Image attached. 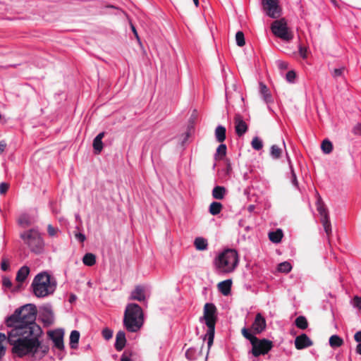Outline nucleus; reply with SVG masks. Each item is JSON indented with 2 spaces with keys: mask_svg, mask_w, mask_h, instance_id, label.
<instances>
[{
  "mask_svg": "<svg viewBox=\"0 0 361 361\" xmlns=\"http://www.w3.org/2000/svg\"><path fill=\"white\" fill-rule=\"evenodd\" d=\"M42 334L41 327L35 326L30 331H23L16 334L9 331L8 341L13 346L12 353L19 357L28 356L35 360H41L49 350V346L39 340Z\"/></svg>",
  "mask_w": 361,
  "mask_h": 361,
  "instance_id": "f257e3e1",
  "label": "nucleus"
},
{
  "mask_svg": "<svg viewBox=\"0 0 361 361\" xmlns=\"http://www.w3.org/2000/svg\"><path fill=\"white\" fill-rule=\"evenodd\" d=\"M37 309L35 305L27 304L17 309L15 312L6 319V325L13 327L10 331L12 334L23 331H30L34 329V326L40 327L36 324Z\"/></svg>",
  "mask_w": 361,
  "mask_h": 361,
  "instance_id": "f03ea898",
  "label": "nucleus"
},
{
  "mask_svg": "<svg viewBox=\"0 0 361 361\" xmlns=\"http://www.w3.org/2000/svg\"><path fill=\"white\" fill-rule=\"evenodd\" d=\"M144 323L142 308L135 303L128 304L126 308L123 317V325L130 332L138 331Z\"/></svg>",
  "mask_w": 361,
  "mask_h": 361,
  "instance_id": "7ed1b4c3",
  "label": "nucleus"
},
{
  "mask_svg": "<svg viewBox=\"0 0 361 361\" xmlns=\"http://www.w3.org/2000/svg\"><path fill=\"white\" fill-rule=\"evenodd\" d=\"M32 287L37 298H44L52 294L56 288V281L47 272L38 274L34 278Z\"/></svg>",
  "mask_w": 361,
  "mask_h": 361,
  "instance_id": "20e7f679",
  "label": "nucleus"
},
{
  "mask_svg": "<svg viewBox=\"0 0 361 361\" xmlns=\"http://www.w3.org/2000/svg\"><path fill=\"white\" fill-rule=\"evenodd\" d=\"M241 333L245 338L250 341L252 347L251 353L256 357L261 355L267 354L273 348L272 341L266 338L259 339L246 328H243Z\"/></svg>",
  "mask_w": 361,
  "mask_h": 361,
  "instance_id": "39448f33",
  "label": "nucleus"
},
{
  "mask_svg": "<svg viewBox=\"0 0 361 361\" xmlns=\"http://www.w3.org/2000/svg\"><path fill=\"white\" fill-rule=\"evenodd\" d=\"M238 264V255L235 250L228 249L218 257L216 267L220 272H232Z\"/></svg>",
  "mask_w": 361,
  "mask_h": 361,
  "instance_id": "423d86ee",
  "label": "nucleus"
},
{
  "mask_svg": "<svg viewBox=\"0 0 361 361\" xmlns=\"http://www.w3.org/2000/svg\"><path fill=\"white\" fill-rule=\"evenodd\" d=\"M20 237L32 252L40 254L43 252L44 243L40 233L37 230L30 229L24 231L20 233Z\"/></svg>",
  "mask_w": 361,
  "mask_h": 361,
  "instance_id": "0eeeda50",
  "label": "nucleus"
},
{
  "mask_svg": "<svg viewBox=\"0 0 361 361\" xmlns=\"http://www.w3.org/2000/svg\"><path fill=\"white\" fill-rule=\"evenodd\" d=\"M273 34L286 42H290L293 38V33L289 29L287 21L284 18L274 20L271 25Z\"/></svg>",
  "mask_w": 361,
  "mask_h": 361,
  "instance_id": "6e6552de",
  "label": "nucleus"
},
{
  "mask_svg": "<svg viewBox=\"0 0 361 361\" xmlns=\"http://www.w3.org/2000/svg\"><path fill=\"white\" fill-rule=\"evenodd\" d=\"M317 201L316 202L317 209L321 216V222L328 236L331 233V224L329 220V212L321 196L317 192Z\"/></svg>",
  "mask_w": 361,
  "mask_h": 361,
  "instance_id": "1a4fd4ad",
  "label": "nucleus"
},
{
  "mask_svg": "<svg viewBox=\"0 0 361 361\" xmlns=\"http://www.w3.org/2000/svg\"><path fill=\"white\" fill-rule=\"evenodd\" d=\"M262 6L268 16L272 18H278L281 14V8L278 0H262Z\"/></svg>",
  "mask_w": 361,
  "mask_h": 361,
  "instance_id": "9d476101",
  "label": "nucleus"
},
{
  "mask_svg": "<svg viewBox=\"0 0 361 361\" xmlns=\"http://www.w3.org/2000/svg\"><path fill=\"white\" fill-rule=\"evenodd\" d=\"M216 308L212 303H206L204 306V319L208 329L215 328L216 321Z\"/></svg>",
  "mask_w": 361,
  "mask_h": 361,
  "instance_id": "9b49d317",
  "label": "nucleus"
},
{
  "mask_svg": "<svg viewBox=\"0 0 361 361\" xmlns=\"http://www.w3.org/2000/svg\"><path fill=\"white\" fill-rule=\"evenodd\" d=\"M266 326L267 324L264 317L260 313H257L251 326L253 334H261L266 329Z\"/></svg>",
  "mask_w": 361,
  "mask_h": 361,
  "instance_id": "f8f14e48",
  "label": "nucleus"
},
{
  "mask_svg": "<svg viewBox=\"0 0 361 361\" xmlns=\"http://www.w3.org/2000/svg\"><path fill=\"white\" fill-rule=\"evenodd\" d=\"M235 130L236 134L240 137L243 135L248 129L247 123L243 121L240 114H236L234 116Z\"/></svg>",
  "mask_w": 361,
  "mask_h": 361,
  "instance_id": "ddd939ff",
  "label": "nucleus"
},
{
  "mask_svg": "<svg viewBox=\"0 0 361 361\" xmlns=\"http://www.w3.org/2000/svg\"><path fill=\"white\" fill-rule=\"evenodd\" d=\"M49 336L53 341L54 346L59 350H63V331L62 330H55L49 332Z\"/></svg>",
  "mask_w": 361,
  "mask_h": 361,
  "instance_id": "4468645a",
  "label": "nucleus"
},
{
  "mask_svg": "<svg viewBox=\"0 0 361 361\" xmlns=\"http://www.w3.org/2000/svg\"><path fill=\"white\" fill-rule=\"evenodd\" d=\"M313 345L312 340L305 334H302L295 339V346L297 350H302Z\"/></svg>",
  "mask_w": 361,
  "mask_h": 361,
  "instance_id": "2eb2a0df",
  "label": "nucleus"
},
{
  "mask_svg": "<svg viewBox=\"0 0 361 361\" xmlns=\"http://www.w3.org/2000/svg\"><path fill=\"white\" fill-rule=\"evenodd\" d=\"M41 316L44 324L48 325L53 324L54 316L50 306L47 305L42 307Z\"/></svg>",
  "mask_w": 361,
  "mask_h": 361,
  "instance_id": "dca6fc26",
  "label": "nucleus"
},
{
  "mask_svg": "<svg viewBox=\"0 0 361 361\" xmlns=\"http://www.w3.org/2000/svg\"><path fill=\"white\" fill-rule=\"evenodd\" d=\"M145 298V288L142 286H136L135 289L131 292L130 300L142 302L144 301Z\"/></svg>",
  "mask_w": 361,
  "mask_h": 361,
  "instance_id": "f3484780",
  "label": "nucleus"
},
{
  "mask_svg": "<svg viewBox=\"0 0 361 361\" xmlns=\"http://www.w3.org/2000/svg\"><path fill=\"white\" fill-rule=\"evenodd\" d=\"M126 343V334L123 331H119L116 336L115 348L118 351H121Z\"/></svg>",
  "mask_w": 361,
  "mask_h": 361,
  "instance_id": "a211bd4d",
  "label": "nucleus"
},
{
  "mask_svg": "<svg viewBox=\"0 0 361 361\" xmlns=\"http://www.w3.org/2000/svg\"><path fill=\"white\" fill-rule=\"evenodd\" d=\"M104 132L99 133L93 140L92 145L94 153L97 154H99L103 149L102 138L104 137Z\"/></svg>",
  "mask_w": 361,
  "mask_h": 361,
  "instance_id": "6ab92c4d",
  "label": "nucleus"
},
{
  "mask_svg": "<svg viewBox=\"0 0 361 361\" xmlns=\"http://www.w3.org/2000/svg\"><path fill=\"white\" fill-rule=\"evenodd\" d=\"M231 285L232 281L227 279L219 283L218 288L224 295H228L231 292Z\"/></svg>",
  "mask_w": 361,
  "mask_h": 361,
  "instance_id": "aec40b11",
  "label": "nucleus"
},
{
  "mask_svg": "<svg viewBox=\"0 0 361 361\" xmlns=\"http://www.w3.org/2000/svg\"><path fill=\"white\" fill-rule=\"evenodd\" d=\"M30 274V268L27 266H23L17 272L16 280L21 283L25 281Z\"/></svg>",
  "mask_w": 361,
  "mask_h": 361,
  "instance_id": "412c9836",
  "label": "nucleus"
},
{
  "mask_svg": "<svg viewBox=\"0 0 361 361\" xmlns=\"http://www.w3.org/2000/svg\"><path fill=\"white\" fill-rule=\"evenodd\" d=\"M259 92L266 103H269L272 101V97L269 90L263 82L259 83Z\"/></svg>",
  "mask_w": 361,
  "mask_h": 361,
  "instance_id": "4be33fe9",
  "label": "nucleus"
},
{
  "mask_svg": "<svg viewBox=\"0 0 361 361\" xmlns=\"http://www.w3.org/2000/svg\"><path fill=\"white\" fill-rule=\"evenodd\" d=\"M80 339V332L76 330L71 331L70 335V346L72 349H76Z\"/></svg>",
  "mask_w": 361,
  "mask_h": 361,
  "instance_id": "5701e85b",
  "label": "nucleus"
},
{
  "mask_svg": "<svg viewBox=\"0 0 361 361\" xmlns=\"http://www.w3.org/2000/svg\"><path fill=\"white\" fill-rule=\"evenodd\" d=\"M226 194V188L223 186H216L212 190V196L216 200H223Z\"/></svg>",
  "mask_w": 361,
  "mask_h": 361,
  "instance_id": "b1692460",
  "label": "nucleus"
},
{
  "mask_svg": "<svg viewBox=\"0 0 361 361\" xmlns=\"http://www.w3.org/2000/svg\"><path fill=\"white\" fill-rule=\"evenodd\" d=\"M283 235V234L282 231L281 229H277L276 231H272L269 233V238L271 242L278 243L281 241Z\"/></svg>",
  "mask_w": 361,
  "mask_h": 361,
  "instance_id": "393cba45",
  "label": "nucleus"
},
{
  "mask_svg": "<svg viewBox=\"0 0 361 361\" xmlns=\"http://www.w3.org/2000/svg\"><path fill=\"white\" fill-rule=\"evenodd\" d=\"M343 340L338 335H332L329 338V345L331 348H336L343 345Z\"/></svg>",
  "mask_w": 361,
  "mask_h": 361,
  "instance_id": "a878e982",
  "label": "nucleus"
},
{
  "mask_svg": "<svg viewBox=\"0 0 361 361\" xmlns=\"http://www.w3.org/2000/svg\"><path fill=\"white\" fill-rule=\"evenodd\" d=\"M226 128L219 126L215 130V136L219 142H223L226 140Z\"/></svg>",
  "mask_w": 361,
  "mask_h": 361,
  "instance_id": "bb28decb",
  "label": "nucleus"
},
{
  "mask_svg": "<svg viewBox=\"0 0 361 361\" xmlns=\"http://www.w3.org/2000/svg\"><path fill=\"white\" fill-rule=\"evenodd\" d=\"M194 245L197 250H204L207 247V240L202 237H198L195 239Z\"/></svg>",
  "mask_w": 361,
  "mask_h": 361,
  "instance_id": "cd10ccee",
  "label": "nucleus"
},
{
  "mask_svg": "<svg viewBox=\"0 0 361 361\" xmlns=\"http://www.w3.org/2000/svg\"><path fill=\"white\" fill-rule=\"evenodd\" d=\"M295 326L302 330H305L308 327V322L305 317L299 316L295 320Z\"/></svg>",
  "mask_w": 361,
  "mask_h": 361,
  "instance_id": "c85d7f7f",
  "label": "nucleus"
},
{
  "mask_svg": "<svg viewBox=\"0 0 361 361\" xmlns=\"http://www.w3.org/2000/svg\"><path fill=\"white\" fill-rule=\"evenodd\" d=\"M84 264L88 267H92L96 263V256L92 253H87L82 258Z\"/></svg>",
  "mask_w": 361,
  "mask_h": 361,
  "instance_id": "c756f323",
  "label": "nucleus"
},
{
  "mask_svg": "<svg viewBox=\"0 0 361 361\" xmlns=\"http://www.w3.org/2000/svg\"><path fill=\"white\" fill-rule=\"evenodd\" d=\"M223 208L222 204L219 202H213L209 206V213L212 215L219 214Z\"/></svg>",
  "mask_w": 361,
  "mask_h": 361,
  "instance_id": "7c9ffc66",
  "label": "nucleus"
},
{
  "mask_svg": "<svg viewBox=\"0 0 361 361\" xmlns=\"http://www.w3.org/2000/svg\"><path fill=\"white\" fill-rule=\"evenodd\" d=\"M226 145L224 144H221L217 147L216 154H215V159H221L226 154Z\"/></svg>",
  "mask_w": 361,
  "mask_h": 361,
  "instance_id": "2f4dec72",
  "label": "nucleus"
},
{
  "mask_svg": "<svg viewBox=\"0 0 361 361\" xmlns=\"http://www.w3.org/2000/svg\"><path fill=\"white\" fill-rule=\"evenodd\" d=\"M282 154V149L276 145H274L271 147L270 154L273 159H278L281 157Z\"/></svg>",
  "mask_w": 361,
  "mask_h": 361,
  "instance_id": "473e14b6",
  "label": "nucleus"
},
{
  "mask_svg": "<svg viewBox=\"0 0 361 361\" xmlns=\"http://www.w3.org/2000/svg\"><path fill=\"white\" fill-rule=\"evenodd\" d=\"M214 331H215V328H209V329H208L207 333L205 335V337H207V340H208V341H207V345H208L207 354L209 353V350L210 348L212 347L213 342H214Z\"/></svg>",
  "mask_w": 361,
  "mask_h": 361,
  "instance_id": "72a5a7b5",
  "label": "nucleus"
},
{
  "mask_svg": "<svg viewBox=\"0 0 361 361\" xmlns=\"http://www.w3.org/2000/svg\"><path fill=\"white\" fill-rule=\"evenodd\" d=\"M321 148H322V150L323 151L324 153L329 154V153H331L332 152L333 145H332V143L329 140H324L322 142Z\"/></svg>",
  "mask_w": 361,
  "mask_h": 361,
  "instance_id": "f704fd0d",
  "label": "nucleus"
},
{
  "mask_svg": "<svg viewBox=\"0 0 361 361\" xmlns=\"http://www.w3.org/2000/svg\"><path fill=\"white\" fill-rule=\"evenodd\" d=\"M292 269L291 264L288 262H283L279 264L278 271L283 273H288Z\"/></svg>",
  "mask_w": 361,
  "mask_h": 361,
  "instance_id": "c9c22d12",
  "label": "nucleus"
},
{
  "mask_svg": "<svg viewBox=\"0 0 361 361\" xmlns=\"http://www.w3.org/2000/svg\"><path fill=\"white\" fill-rule=\"evenodd\" d=\"M236 44L239 47H243L245 44L244 33L242 31H238L235 34Z\"/></svg>",
  "mask_w": 361,
  "mask_h": 361,
  "instance_id": "e433bc0d",
  "label": "nucleus"
},
{
  "mask_svg": "<svg viewBox=\"0 0 361 361\" xmlns=\"http://www.w3.org/2000/svg\"><path fill=\"white\" fill-rule=\"evenodd\" d=\"M251 145L252 148L256 150H260L263 147L262 141L258 137H255L252 139Z\"/></svg>",
  "mask_w": 361,
  "mask_h": 361,
  "instance_id": "4c0bfd02",
  "label": "nucleus"
},
{
  "mask_svg": "<svg viewBox=\"0 0 361 361\" xmlns=\"http://www.w3.org/2000/svg\"><path fill=\"white\" fill-rule=\"evenodd\" d=\"M6 335L4 334L0 333V359L5 354V348L3 345V342L6 340Z\"/></svg>",
  "mask_w": 361,
  "mask_h": 361,
  "instance_id": "58836bf2",
  "label": "nucleus"
},
{
  "mask_svg": "<svg viewBox=\"0 0 361 361\" xmlns=\"http://www.w3.org/2000/svg\"><path fill=\"white\" fill-rule=\"evenodd\" d=\"M102 334L104 339L109 340L112 338L113 331L108 328H105L102 330Z\"/></svg>",
  "mask_w": 361,
  "mask_h": 361,
  "instance_id": "ea45409f",
  "label": "nucleus"
},
{
  "mask_svg": "<svg viewBox=\"0 0 361 361\" xmlns=\"http://www.w3.org/2000/svg\"><path fill=\"white\" fill-rule=\"evenodd\" d=\"M345 71V68L342 67L341 68H335L332 72V76L334 78H337L338 77L342 76L343 72Z\"/></svg>",
  "mask_w": 361,
  "mask_h": 361,
  "instance_id": "a19ab883",
  "label": "nucleus"
},
{
  "mask_svg": "<svg viewBox=\"0 0 361 361\" xmlns=\"http://www.w3.org/2000/svg\"><path fill=\"white\" fill-rule=\"evenodd\" d=\"M296 77V73L294 71H289L286 75L287 81L293 82Z\"/></svg>",
  "mask_w": 361,
  "mask_h": 361,
  "instance_id": "79ce46f5",
  "label": "nucleus"
},
{
  "mask_svg": "<svg viewBox=\"0 0 361 361\" xmlns=\"http://www.w3.org/2000/svg\"><path fill=\"white\" fill-rule=\"evenodd\" d=\"M47 232L51 237L55 236L58 232V228H54L51 224H49L47 226Z\"/></svg>",
  "mask_w": 361,
  "mask_h": 361,
  "instance_id": "37998d69",
  "label": "nucleus"
},
{
  "mask_svg": "<svg viewBox=\"0 0 361 361\" xmlns=\"http://www.w3.org/2000/svg\"><path fill=\"white\" fill-rule=\"evenodd\" d=\"M9 188V184L6 183H0V194L4 195L6 193Z\"/></svg>",
  "mask_w": 361,
  "mask_h": 361,
  "instance_id": "c03bdc74",
  "label": "nucleus"
},
{
  "mask_svg": "<svg viewBox=\"0 0 361 361\" xmlns=\"http://www.w3.org/2000/svg\"><path fill=\"white\" fill-rule=\"evenodd\" d=\"M276 65L280 70H286L288 68V63L283 61H276Z\"/></svg>",
  "mask_w": 361,
  "mask_h": 361,
  "instance_id": "a18cd8bd",
  "label": "nucleus"
},
{
  "mask_svg": "<svg viewBox=\"0 0 361 361\" xmlns=\"http://www.w3.org/2000/svg\"><path fill=\"white\" fill-rule=\"evenodd\" d=\"M354 306L361 310V298L359 296H355L353 298Z\"/></svg>",
  "mask_w": 361,
  "mask_h": 361,
  "instance_id": "49530a36",
  "label": "nucleus"
},
{
  "mask_svg": "<svg viewBox=\"0 0 361 361\" xmlns=\"http://www.w3.org/2000/svg\"><path fill=\"white\" fill-rule=\"evenodd\" d=\"M1 268L3 271H7L9 268V263L6 259H3L1 263Z\"/></svg>",
  "mask_w": 361,
  "mask_h": 361,
  "instance_id": "de8ad7c7",
  "label": "nucleus"
},
{
  "mask_svg": "<svg viewBox=\"0 0 361 361\" xmlns=\"http://www.w3.org/2000/svg\"><path fill=\"white\" fill-rule=\"evenodd\" d=\"M131 353L124 352L121 357V361H130Z\"/></svg>",
  "mask_w": 361,
  "mask_h": 361,
  "instance_id": "09e8293b",
  "label": "nucleus"
},
{
  "mask_svg": "<svg viewBox=\"0 0 361 361\" xmlns=\"http://www.w3.org/2000/svg\"><path fill=\"white\" fill-rule=\"evenodd\" d=\"M2 282H3V286L6 288H11L12 286L11 281L8 278H6V277L4 278Z\"/></svg>",
  "mask_w": 361,
  "mask_h": 361,
  "instance_id": "8fccbe9b",
  "label": "nucleus"
},
{
  "mask_svg": "<svg viewBox=\"0 0 361 361\" xmlns=\"http://www.w3.org/2000/svg\"><path fill=\"white\" fill-rule=\"evenodd\" d=\"M75 237L81 243H83L86 239L85 235L81 233H75Z\"/></svg>",
  "mask_w": 361,
  "mask_h": 361,
  "instance_id": "3c124183",
  "label": "nucleus"
},
{
  "mask_svg": "<svg viewBox=\"0 0 361 361\" xmlns=\"http://www.w3.org/2000/svg\"><path fill=\"white\" fill-rule=\"evenodd\" d=\"M353 133L355 135H361V123L357 124L353 128Z\"/></svg>",
  "mask_w": 361,
  "mask_h": 361,
  "instance_id": "603ef678",
  "label": "nucleus"
},
{
  "mask_svg": "<svg viewBox=\"0 0 361 361\" xmlns=\"http://www.w3.org/2000/svg\"><path fill=\"white\" fill-rule=\"evenodd\" d=\"M6 146L7 144L5 140L0 141V154L4 152Z\"/></svg>",
  "mask_w": 361,
  "mask_h": 361,
  "instance_id": "864d4df0",
  "label": "nucleus"
},
{
  "mask_svg": "<svg viewBox=\"0 0 361 361\" xmlns=\"http://www.w3.org/2000/svg\"><path fill=\"white\" fill-rule=\"evenodd\" d=\"M354 339L356 342L361 343V331L355 333L354 335Z\"/></svg>",
  "mask_w": 361,
  "mask_h": 361,
  "instance_id": "5fc2aeb1",
  "label": "nucleus"
},
{
  "mask_svg": "<svg viewBox=\"0 0 361 361\" xmlns=\"http://www.w3.org/2000/svg\"><path fill=\"white\" fill-rule=\"evenodd\" d=\"M131 29H132V31L135 35V37H136V39H137L138 42L140 43V39L139 37V35L137 34V32L135 27V26L133 25H131Z\"/></svg>",
  "mask_w": 361,
  "mask_h": 361,
  "instance_id": "6e6d98bb",
  "label": "nucleus"
},
{
  "mask_svg": "<svg viewBox=\"0 0 361 361\" xmlns=\"http://www.w3.org/2000/svg\"><path fill=\"white\" fill-rule=\"evenodd\" d=\"M300 56L302 57V58H306V51H307V49L305 47H300Z\"/></svg>",
  "mask_w": 361,
  "mask_h": 361,
  "instance_id": "4d7b16f0",
  "label": "nucleus"
},
{
  "mask_svg": "<svg viewBox=\"0 0 361 361\" xmlns=\"http://www.w3.org/2000/svg\"><path fill=\"white\" fill-rule=\"evenodd\" d=\"M291 173H292V183L295 185H298L297 178L296 175L293 169H291Z\"/></svg>",
  "mask_w": 361,
  "mask_h": 361,
  "instance_id": "13d9d810",
  "label": "nucleus"
},
{
  "mask_svg": "<svg viewBox=\"0 0 361 361\" xmlns=\"http://www.w3.org/2000/svg\"><path fill=\"white\" fill-rule=\"evenodd\" d=\"M191 352H192V350L191 349H189L186 351L185 353V356L187 357L188 359H190L191 360L192 358L190 357V355H191Z\"/></svg>",
  "mask_w": 361,
  "mask_h": 361,
  "instance_id": "bf43d9fd",
  "label": "nucleus"
},
{
  "mask_svg": "<svg viewBox=\"0 0 361 361\" xmlns=\"http://www.w3.org/2000/svg\"><path fill=\"white\" fill-rule=\"evenodd\" d=\"M356 352L357 353L361 355V343H359L356 347Z\"/></svg>",
  "mask_w": 361,
  "mask_h": 361,
  "instance_id": "052dcab7",
  "label": "nucleus"
},
{
  "mask_svg": "<svg viewBox=\"0 0 361 361\" xmlns=\"http://www.w3.org/2000/svg\"><path fill=\"white\" fill-rule=\"evenodd\" d=\"M232 169L230 164H228L226 167V173L228 174L231 171Z\"/></svg>",
  "mask_w": 361,
  "mask_h": 361,
  "instance_id": "680f3d73",
  "label": "nucleus"
},
{
  "mask_svg": "<svg viewBox=\"0 0 361 361\" xmlns=\"http://www.w3.org/2000/svg\"><path fill=\"white\" fill-rule=\"evenodd\" d=\"M76 299V296L74 295H71L69 299L70 302H73Z\"/></svg>",
  "mask_w": 361,
  "mask_h": 361,
  "instance_id": "e2e57ef3",
  "label": "nucleus"
},
{
  "mask_svg": "<svg viewBox=\"0 0 361 361\" xmlns=\"http://www.w3.org/2000/svg\"><path fill=\"white\" fill-rule=\"evenodd\" d=\"M193 2L197 7L199 6V0H193Z\"/></svg>",
  "mask_w": 361,
  "mask_h": 361,
  "instance_id": "0e129e2a",
  "label": "nucleus"
},
{
  "mask_svg": "<svg viewBox=\"0 0 361 361\" xmlns=\"http://www.w3.org/2000/svg\"><path fill=\"white\" fill-rule=\"evenodd\" d=\"M252 209H253V206H252V205H250V206L249 207V210H250V211H252Z\"/></svg>",
  "mask_w": 361,
  "mask_h": 361,
  "instance_id": "69168bd1",
  "label": "nucleus"
},
{
  "mask_svg": "<svg viewBox=\"0 0 361 361\" xmlns=\"http://www.w3.org/2000/svg\"><path fill=\"white\" fill-rule=\"evenodd\" d=\"M1 118V115L0 114V119Z\"/></svg>",
  "mask_w": 361,
  "mask_h": 361,
  "instance_id": "338daca9",
  "label": "nucleus"
}]
</instances>
